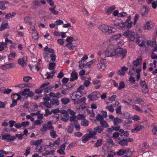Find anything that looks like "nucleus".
Wrapping results in <instances>:
<instances>
[{
  "label": "nucleus",
  "instance_id": "1",
  "mask_svg": "<svg viewBox=\"0 0 157 157\" xmlns=\"http://www.w3.org/2000/svg\"><path fill=\"white\" fill-rule=\"evenodd\" d=\"M116 46L114 44H109L104 52L105 57H113L116 56Z\"/></svg>",
  "mask_w": 157,
  "mask_h": 157
},
{
  "label": "nucleus",
  "instance_id": "2",
  "mask_svg": "<svg viewBox=\"0 0 157 157\" xmlns=\"http://www.w3.org/2000/svg\"><path fill=\"white\" fill-rule=\"evenodd\" d=\"M99 29L102 32L109 34L114 33L116 31L115 28L104 24L101 25L99 27Z\"/></svg>",
  "mask_w": 157,
  "mask_h": 157
},
{
  "label": "nucleus",
  "instance_id": "3",
  "mask_svg": "<svg viewBox=\"0 0 157 157\" xmlns=\"http://www.w3.org/2000/svg\"><path fill=\"white\" fill-rule=\"evenodd\" d=\"M98 63L97 64V68L100 71H104L106 67L105 61L106 59L102 57H100L98 59Z\"/></svg>",
  "mask_w": 157,
  "mask_h": 157
},
{
  "label": "nucleus",
  "instance_id": "4",
  "mask_svg": "<svg viewBox=\"0 0 157 157\" xmlns=\"http://www.w3.org/2000/svg\"><path fill=\"white\" fill-rule=\"evenodd\" d=\"M52 124V123L50 121H48L47 124H43L40 128V131L42 132H46L48 130H50L53 129L54 127Z\"/></svg>",
  "mask_w": 157,
  "mask_h": 157
},
{
  "label": "nucleus",
  "instance_id": "5",
  "mask_svg": "<svg viewBox=\"0 0 157 157\" xmlns=\"http://www.w3.org/2000/svg\"><path fill=\"white\" fill-rule=\"evenodd\" d=\"M114 26L120 30L125 29V23L121 19H116L114 21Z\"/></svg>",
  "mask_w": 157,
  "mask_h": 157
},
{
  "label": "nucleus",
  "instance_id": "6",
  "mask_svg": "<svg viewBox=\"0 0 157 157\" xmlns=\"http://www.w3.org/2000/svg\"><path fill=\"white\" fill-rule=\"evenodd\" d=\"M94 131L91 132V135H93V139H96L97 138V136H95L97 133H101L103 130V128L101 126L98 125L96 127L94 128Z\"/></svg>",
  "mask_w": 157,
  "mask_h": 157
},
{
  "label": "nucleus",
  "instance_id": "7",
  "mask_svg": "<svg viewBox=\"0 0 157 157\" xmlns=\"http://www.w3.org/2000/svg\"><path fill=\"white\" fill-rule=\"evenodd\" d=\"M123 35L128 37L131 41H133L135 40V33L134 31L128 30L123 33Z\"/></svg>",
  "mask_w": 157,
  "mask_h": 157
},
{
  "label": "nucleus",
  "instance_id": "8",
  "mask_svg": "<svg viewBox=\"0 0 157 157\" xmlns=\"http://www.w3.org/2000/svg\"><path fill=\"white\" fill-rule=\"evenodd\" d=\"M1 135L2 136V139L3 140H6L7 142H10L16 139L15 136H11L10 134L2 133Z\"/></svg>",
  "mask_w": 157,
  "mask_h": 157
},
{
  "label": "nucleus",
  "instance_id": "9",
  "mask_svg": "<svg viewBox=\"0 0 157 157\" xmlns=\"http://www.w3.org/2000/svg\"><path fill=\"white\" fill-rule=\"evenodd\" d=\"M100 93L98 91H94L88 96L89 101H93L96 100L99 98Z\"/></svg>",
  "mask_w": 157,
  "mask_h": 157
},
{
  "label": "nucleus",
  "instance_id": "10",
  "mask_svg": "<svg viewBox=\"0 0 157 157\" xmlns=\"http://www.w3.org/2000/svg\"><path fill=\"white\" fill-rule=\"evenodd\" d=\"M127 52V50L125 49L122 48H116V56L121 55L124 56L125 55Z\"/></svg>",
  "mask_w": 157,
  "mask_h": 157
},
{
  "label": "nucleus",
  "instance_id": "11",
  "mask_svg": "<svg viewBox=\"0 0 157 157\" xmlns=\"http://www.w3.org/2000/svg\"><path fill=\"white\" fill-rule=\"evenodd\" d=\"M78 92L77 91V92H74L70 94V98L71 100L73 101H76V99L79 98L82 95V94H79L78 93Z\"/></svg>",
  "mask_w": 157,
  "mask_h": 157
},
{
  "label": "nucleus",
  "instance_id": "12",
  "mask_svg": "<svg viewBox=\"0 0 157 157\" xmlns=\"http://www.w3.org/2000/svg\"><path fill=\"white\" fill-rule=\"evenodd\" d=\"M140 85L141 86V89L143 92L144 93H147L148 91V89L147 87V85L144 80H140Z\"/></svg>",
  "mask_w": 157,
  "mask_h": 157
},
{
  "label": "nucleus",
  "instance_id": "13",
  "mask_svg": "<svg viewBox=\"0 0 157 157\" xmlns=\"http://www.w3.org/2000/svg\"><path fill=\"white\" fill-rule=\"evenodd\" d=\"M93 135H91V133L89 132L88 134H85L82 137V141L83 143H85L87 141L89 140L90 138H93Z\"/></svg>",
  "mask_w": 157,
  "mask_h": 157
},
{
  "label": "nucleus",
  "instance_id": "14",
  "mask_svg": "<svg viewBox=\"0 0 157 157\" xmlns=\"http://www.w3.org/2000/svg\"><path fill=\"white\" fill-rule=\"evenodd\" d=\"M27 61V57L26 56H24L23 58L19 59L18 63L23 67L26 66V62Z\"/></svg>",
  "mask_w": 157,
  "mask_h": 157
},
{
  "label": "nucleus",
  "instance_id": "15",
  "mask_svg": "<svg viewBox=\"0 0 157 157\" xmlns=\"http://www.w3.org/2000/svg\"><path fill=\"white\" fill-rule=\"evenodd\" d=\"M128 69V67H126L125 66L122 67L121 69L118 70L117 73L118 74L121 75H124L125 73V72Z\"/></svg>",
  "mask_w": 157,
  "mask_h": 157
},
{
  "label": "nucleus",
  "instance_id": "16",
  "mask_svg": "<svg viewBox=\"0 0 157 157\" xmlns=\"http://www.w3.org/2000/svg\"><path fill=\"white\" fill-rule=\"evenodd\" d=\"M86 98L85 97H83L81 99L78 100L73 101V103L75 105L78 104L82 105L85 103Z\"/></svg>",
  "mask_w": 157,
  "mask_h": 157
},
{
  "label": "nucleus",
  "instance_id": "17",
  "mask_svg": "<svg viewBox=\"0 0 157 157\" xmlns=\"http://www.w3.org/2000/svg\"><path fill=\"white\" fill-rule=\"evenodd\" d=\"M152 22L151 21H147L143 27V29L145 30L151 29L152 27Z\"/></svg>",
  "mask_w": 157,
  "mask_h": 157
},
{
  "label": "nucleus",
  "instance_id": "18",
  "mask_svg": "<svg viewBox=\"0 0 157 157\" xmlns=\"http://www.w3.org/2000/svg\"><path fill=\"white\" fill-rule=\"evenodd\" d=\"M9 4V3L6 1H2L0 2V9L2 10H5L7 7L6 5Z\"/></svg>",
  "mask_w": 157,
  "mask_h": 157
},
{
  "label": "nucleus",
  "instance_id": "19",
  "mask_svg": "<svg viewBox=\"0 0 157 157\" xmlns=\"http://www.w3.org/2000/svg\"><path fill=\"white\" fill-rule=\"evenodd\" d=\"M71 78L70 79V81H74L78 78V73L75 72L73 71L71 75Z\"/></svg>",
  "mask_w": 157,
  "mask_h": 157
},
{
  "label": "nucleus",
  "instance_id": "20",
  "mask_svg": "<svg viewBox=\"0 0 157 157\" xmlns=\"http://www.w3.org/2000/svg\"><path fill=\"white\" fill-rule=\"evenodd\" d=\"M56 7V6H54L53 7H50L49 8V10L50 11V13H49V15H51V14H53L56 15L58 14L59 12L55 10V8Z\"/></svg>",
  "mask_w": 157,
  "mask_h": 157
},
{
  "label": "nucleus",
  "instance_id": "21",
  "mask_svg": "<svg viewBox=\"0 0 157 157\" xmlns=\"http://www.w3.org/2000/svg\"><path fill=\"white\" fill-rule=\"evenodd\" d=\"M123 120L118 117H116L113 120V124L114 125H118L123 122Z\"/></svg>",
  "mask_w": 157,
  "mask_h": 157
},
{
  "label": "nucleus",
  "instance_id": "22",
  "mask_svg": "<svg viewBox=\"0 0 157 157\" xmlns=\"http://www.w3.org/2000/svg\"><path fill=\"white\" fill-rule=\"evenodd\" d=\"M9 27L8 24L7 22L2 23L0 27V31H2Z\"/></svg>",
  "mask_w": 157,
  "mask_h": 157
},
{
  "label": "nucleus",
  "instance_id": "23",
  "mask_svg": "<svg viewBox=\"0 0 157 157\" xmlns=\"http://www.w3.org/2000/svg\"><path fill=\"white\" fill-rule=\"evenodd\" d=\"M49 134L51 137L53 138H55L58 136L56 132L54 130V128L50 130Z\"/></svg>",
  "mask_w": 157,
  "mask_h": 157
},
{
  "label": "nucleus",
  "instance_id": "24",
  "mask_svg": "<svg viewBox=\"0 0 157 157\" xmlns=\"http://www.w3.org/2000/svg\"><path fill=\"white\" fill-rule=\"evenodd\" d=\"M29 89L25 88L23 90H22L19 92V94H21L22 96H26L27 95L28 92L29 91Z\"/></svg>",
  "mask_w": 157,
  "mask_h": 157
},
{
  "label": "nucleus",
  "instance_id": "25",
  "mask_svg": "<svg viewBox=\"0 0 157 157\" xmlns=\"http://www.w3.org/2000/svg\"><path fill=\"white\" fill-rule=\"evenodd\" d=\"M121 33H118L117 34L114 35V36H111L109 39L110 41L113 40H116L118 39L121 36Z\"/></svg>",
  "mask_w": 157,
  "mask_h": 157
},
{
  "label": "nucleus",
  "instance_id": "26",
  "mask_svg": "<svg viewBox=\"0 0 157 157\" xmlns=\"http://www.w3.org/2000/svg\"><path fill=\"white\" fill-rule=\"evenodd\" d=\"M148 9L145 6H144V8H142L140 10V13L142 15H145L147 14L148 12Z\"/></svg>",
  "mask_w": 157,
  "mask_h": 157
},
{
  "label": "nucleus",
  "instance_id": "27",
  "mask_svg": "<svg viewBox=\"0 0 157 157\" xmlns=\"http://www.w3.org/2000/svg\"><path fill=\"white\" fill-rule=\"evenodd\" d=\"M32 5L34 8H37L40 5V2L38 0H35L32 3Z\"/></svg>",
  "mask_w": 157,
  "mask_h": 157
},
{
  "label": "nucleus",
  "instance_id": "28",
  "mask_svg": "<svg viewBox=\"0 0 157 157\" xmlns=\"http://www.w3.org/2000/svg\"><path fill=\"white\" fill-rule=\"evenodd\" d=\"M50 101L52 106L54 105H58L59 104V101L57 99H53Z\"/></svg>",
  "mask_w": 157,
  "mask_h": 157
},
{
  "label": "nucleus",
  "instance_id": "29",
  "mask_svg": "<svg viewBox=\"0 0 157 157\" xmlns=\"http://www.w3.org/2000/svg\"><path fill=\"white\" fill-rule=\"evenodd\" d=\"M32 18L29 16L26 17L24 19V21L25 23L29 24V25H31L32 22L31 20Z\"/></svg>",
  "mask_w": 157,
  "mask_h": 157
},
{
  "label": "nucleus",
  "instance_id": "30",
  "mask_svg": "<svg viewBox=\"0 0 157 157\" xmlns=\"http://www.w3.org/2000/svg\"><path fill=\"white\" fill-rule=\"evenodd\" d=\"M16 54L15 52L10 53L8 56L9 60H13L15 59Z\"/></svg>",
  "mask_w": 157,
  "mask_h": 157
},
{
  "label": "nucleus",
  "instance_id": "31",
  "mask_svg": "<svg viewBox=\"0 0 157 157\" xmlns=\"http://www.w3.org/2000/svg\"><path fill=\"white\" fill-rule=\"evenodd\" d=\"M16 14V13L14 12L12 13H10L6 15L5 18L6 19H9L15 16Z\"/></svg>",
  "mask_w": 157,
  "mask_h": 157
},
{
  "label": "nucleus",
  "instance_id": "32",
  "mask_svg": "<svg viewBox=\"0 0 157 157\" xmlns=\"http://www.w3.org/2000/svg\"><path fill=\"white\" fill-rule=\"evenodd\" d=\"M55 73L56 71L55 70H53L51 73H47L45 75L47 78L49 79L53 78V74Z\"/></svg>",
  "mask_w": 157,
  "mask_h": 157
},
{
  "label": "nucleus",
  "instance_id": "33",
  "mask_svg": "<svg viewBox=\"0 0 157 157\" xmlns=\"http://www.w3.org/2000/svg\"><path fill=\"white\" fill-rule=\"evenodd\" d=\"M61 101L63 104L66 105L69 102L70 100L69 98H65L61 99Z\"/></svg>",
  "mask_w": 157,
  "mask_h": 157
},
{
  "label": "nucleus",
  "instance_id": "34",
  "mask_svg": "<svg viewBox=\"0 0 157 157\" xmlns=\"http://www.w3.org/2000/svg\"><path fill=\"white\" fill-rule=\"evenodd\" d=\"M115 8L114 6H112L110 7L109 8L107 9L106 11V12L108 15L111 14L112 11L114 10Z\"/></svg>",
  "mask_w": 157,
  "mask_h": 157
},
{
  "label": "nucleus",
  "instance_id": "35",
  "mask_svg": "<svg viewBox=\"0 0 157 157\" xmlns=\"http://www.w3.org/2000/svg\"><path fill=\"white\" fill-rule=\"evenodd\" d=\"M100 124L101 125V127H102L103 128H107L109 127V124L107 122L103 120L100 122Z\"/></svg>",
  "mask_w": 157,
  "mask_h": 157
},
{
  "label": "nucleus",
  "instance_id": "36",
  "mask_svg": "<svg viewBox=\"0 0 157 157\" xmlns=\"http://www.w3.org/2000/svg\"><path fill=\"white\" fill-rule=\"evenodd\" d=\"M143 128V126L142 125H138L136 126L135 128L132 129V132H137L142 129Z\"/></svg>",
  "mask_w": 157,
  "mask_h": 157
},
{
  "label": "nucleus",
  "instance_id": "37",
  "mask_svg": "<svg viewBox=\"0 0 157 157\" xmlns=\"http://www.w3.org/2000/svg\"><path fill=\"white\" fill-rule=\"evenodd\" d=\"M126 151L125 153V155H124L123 157H128L130 156L132 154V151L130 149L126 150Z\"/></svg>",
  "mask_w": 157,
  "mask_h": 157
},
{
  "label": "nucleus",
  "instance_id": "38",
  "mask_svg": "<svg viewBox=\"0 0 157 157\" xmlns=\"http://www.w3.org/2000/svg\"><path fill=\"white\" fill-rule=\"evenodd\" d=\"M76 116L73 115L70 117V121L71 122H73L74 124L78 122L76 120Z\"/></svg>",
  "mask_w": 157,
  "mask_h": 157
},
{
  "label": "nucleus",
  "instance_id": "39",
  "mask_svg": "<svg viewBox=\"0 0 157 157\" xmlns=\"http://www.w3.org/2000/svg\"><path fill=\"white\" fill-rule=\"evenodd\" d=\"M119 143V144L122 146H124L128 145V142L127 140H120Z\"/></svg>",
  "mask_w": 157,
  "mask_h": 157
},
{
  "label": "nucleus",
  "instance_id": "40",
  "mask_svg": "<svg viewBox=\"0 0 157 157\" xmlns=\"http://www.w3.org/2000/svg\"><path fill=\"white\" fill-rule=\"evenodd\" d=\"M79 65H78V67L79 68L81 69H83L85 66L86 64V62H83V61L80 60L79 62Z\"/></svg>",
  "mask_w": 157,
  "mask_h": 157
},
{
  "label": "nucleus",
  "instance_id": "41",
  "mask_svg": "<svg viewBox=\"0 0 157 157\" xmlns=\"http://www.w3.org/2000/svg\"><path fill=\"white\" fill-rule=\"evenodd\" d=\"M27 85L25 83L17 84L14 86L16 87H19L21 89H22L24 87H27Z\"/></svg>",
  "mask_w": 157,
  "mask_h": 157
},
{
  "label": "nucleus",
  "instance_id": "42",
  "mask_svg": "<svg viewBox=\"0 0 157 157\" xmlns=\"http://www.w3.org/2000/svg\"><path fill=\"white\" fill-rule=\"evenodd\" d=\"M81 124L82 126L87 127L88 126L89 124L88 121L86 119H83L82 121Z\"/></svg>",
  "mask_w": 157,
  "mask_h": 157
},
{
  "label": "nucleus",
  "instance_id": "43",
  "mask_svg": "<svg viewBox=\"0 0 157 157\" xmlns=\"http://www.w3.org/2000/svg\"><path fill=\"white\" fill-rule=\"evenodd\" d=\"M33 38L35 40H37L38 39V34L37 32L35 31H34L32 34Z\"/></svg>",
  "mask_w": 157,
  "mask_h": 157
},
{
  "label": "nucleus",
  "instance_id": "44",
  "mask_svg": "<svg viewBox=\"0 0 157 157\" xmlns=\"http://www.w3.org/2000/svg\"><path fill=\"white\" fill-rule=\"evenodd\" d=\"M84 89V86L83 85H81L77 89V92L80 93V94H82L83 92L82 91Z\"/></svg>",
  "mask_w": 157,
  "mask_h": 157
},
{
  "label": "nucleus",
  "instance_id": "45",
  "mask_svg": "<svg viewBox=\"0 0 157 157\" xmlns=\"http://www.w3.org/2000/svg\"><path fill=\"white\" fill-rule=\"evenodd\" d=\"M6 47V43L3 42L0 43V51H2Z\"/></svg>",
  "mask_w": 157,
  "mask_h": 157
},
{
  "label": "nucleus",
  "instance_id": "46",
  "mask_svg": "<svg viewBox=\"0 0 157 157\" xmlns=\"http://www.w3.org/2000/svg\"><path fill=\"white\" fill-rule=\"evenodd\" d=\"M102 139H98L97 142L95 144V145L97 147L100 146L102 144Z\"/></svg>",
  "mask_w": 157,
  "mask_h": 157
},
{
  "label": "nucleus",
  "instance_id": "47",
  "mask_svg": "<svg viewBox=\"0 0 157 157\" xmlns=\"http://www.w3.org/2000/svg\"><path fill=\"white\" fill-rule=\"evenodd\" d=\"M96 119L100 122L103 120V117L101 114H98L96 117Z\"/></svg>",
  "mask_w": 157,
  "mask_h": 157
},
{
  "label": "nucleus",
  "instance_id": "48",
  "mask_svg": "<svg viewBox=\"0 0 157 157\" xmlns=\"http://www.w3.org/2000/svg\"><path fill=\"white\" fill-rule=\"evenodd\" d=\"M73 124L71 123L68 127L67 132L70 133H71L73 131Z\"/></svg>",
  "mask_w": 157,
  "mask_h": 157
},
{
  "label": "nucleus",
  "instance_id": "49",
  "mask_svg": "<svg viewBox=\"0 0 157 157\" xmlns=\"http://www.w3.org/2000/svg\"><path fill=\"white\" fill-rule=\"evenodd\" d=\"M132 119L136 121H137L140 120V117L137 115H134V116L131 117Z\"/></svg>",
  "mask_w": 157,
  "mask_h": 157
},
{
  "label": "nucleus",
  "instance_id": "50",
  "mask_svg": "<svg viewBox=\"0 0 157 157\" xmlns=\"http://www.w3.org/2000/svg\"><path fill=\"white\" fill-rule=\"evenodd\" d=\"M126 151V150L121 149L120 150L116 153V154L118 155H122L125 153Z\"/></svg>",
  "mask_w": 157,
  "mask_h": 157
},
{
  "label": "nucleus",
  "instance_id": "51",
  "mask_svg": "<svg viewBox=\"0 0 157 157\" xmlns=\"http://www.w3.org/2000/svg\"><path fill=\"white\" fill-rule=\"evenodd\" d=\"M69 119V115L67 114L66 115L63 116L61 118V120L64 121L66 122L68 121Z\"/></svg>",
  "mask_w": 157,
  "mask_h": 157
},
{
  "label": "nucleus",
  "instance_id": "52",
  "mask_svg": "<svg viewBox=\"0 0 157 157\" xmlns=\"http://www.w3.org/2000/svg\"><path fill=\"white\" fill-rule=\"evenodd\" d=\"M12 100H15L16 101H18V93H16L13 94V95L12 96Z\"/></svg>",
  "mask_w": 157,
  "mask_h": 157
},
{
  "label": "nucleus",
  "instance_id": "53",
  "mask_svg": "<svg viewBox=\"0 0 157 157\" xmlns=\"http://www.w3.org/2000/svg\"><path fill=\"white\" fill-rule=\"evenodd\" d=\"M43 56L44 59L45 60L47 61H49V59L50 58V56L49 55V54L47 53H44L43 54Z\"/></svg>",
  "mask_w": 157,
  "mask_h": 157
},
{
  "label": "nucleus",
  "instance_id": "54",
  "mask_svg": "<svg viewBox=\"0 0 157 157\" xmlns=\"http://www.w3.org/2000/svg\"><path fill=\"white\" fill-rule=\"evenodd\" d=\"M43 104L47 108H50L52 107L50 102L49 101H44L43 102Z\"/></svg>",
  "mask_w": 157,
  "mask_h": 157
},
{
  "label": "nucleus",
  "instance_id": "55",
  "mask_svg": "<svg viewBox=\"0 0 157 157\" xmlns=\"http://www.w3.org/2000/svg\"><path fill=\"white\" fill-rule=\"evenodd\" d=\"M78 120H82L85 119V116L83 114H79L76 116Z\"/></svg>",
  "mask_w": 157,
  "mask_h": 157
},
{
  "label": "nucleus",
  "instance_id": "56",
  "mask_svg": "<svg viewBox=\"0 0 157 157\" xmlns=\"http://www.w3.org/2000/svg\"><path fill=\"white\" fill-rule=\"evenodd\" d=\"M30 149L31 148L29 147H27L25 150V152L24 153V155L26 156L28 155L30 153Z\"/></svg>",
  "mask_w": 157,
  "mask_h": 157
},
{
  "label": "nucleus",
  "instance_id": "57",
  "mask_svg": "<svg viewBox=\"0 0 157 157\" xmlns=\"http://www.w3.org/2000/svg\"><path fill=\"white\" fill-rule=\"evenodd\" d=\"M125 87V84L124 82H121L119 84V86L118 87V89L119 90H121L122 89L124 88Z\"/></svg>",
  "mask_w": 157,
  "mask_h": 157
},
{
  "label": "nucleus",
  "instance_id": "58",
  "mask_svg": "<svg viewBox=\"0 0 157 157\" xmlns=\"http://www.w3.org/2000/svg\"><path fill=\"white\" fill-rule=\"evenodd\" d=\"M60 138L59 137L58 138L57 140L54 141L52 144L53 146H54L56 145L59 146L60 143Z\"/></svg>",
  "mask_w": 157,
  "mask_h": 157
},
{
  "label": "nucleus",
  "instance_id": "59",
  "mask_svg": "<svg viewBox=\"0 0 157 157\" xmlns=\"http://www.w3.org/2000/svg\"><path fill=\"white\" fill-rule=\"evenodd\" d=\"M135 72V69L133 67H130L129 71L128 72V74L130 75H132Z\"/></svg>",
  "mask_w": 157,
  "mask_h": 157
},
{
  "label": "nucleus",
  "instance_id": "60",
  "mask_svg": "<svg viewBox=\"0 0 157 157\" xmlns=\"http://www.w3.org/2000/svg\"><path fill=\"white\" fill-rule=\"evenodd\" d=\"M55 65L56 64L55 63H50L49 65L48 69L49 70H52L54 69Z\"/></svg>",
  "mask_w": 157,
  "mask_h": 157
},
{
  "label": "nucleus",
  "instance_id": "61",
  "mask_svg": "<svg viewBox=\"0 0 157 157\" xmlns=\"http://www.w3.org/2000/svg\"><path fill=\"white\" fill-rule=\"evenodd\" d=\"M56 25H60L63 24V22L61 20H57L55 21Z\"/></svg>",
  "mask_w": 157,
  "mask_h": 157
},
{
  "label": "nucleus",
  "instance_id": "62",
  "mask_svg": "<svg viewBox=\"0 0 157 157\" xmlns=\"http://www.w3.org/2000/svg\"><path fill=\"white\" fill-rule=\"evenodd\" d=\"M125 28L126 27L127 29H130L132 26L133 23L132 22H128L125 23Z\"/></svg>",
  "mask_w": 157,
  "mask_h": 157
},
{
  "label": "nucleus",
  "instance_id": "63",
  "mask_svg": "<svg viewBox=\"0 0 157 157\" xmlns=\"http://www.w3.org/2000/svg\"><path fill=\"white\" fill-rule=\"evenodd\" d=\"M132 107L133 109H135L138 111H139L141 113H142L143 111L140 109V108L136 105H133L132 106Z\"/></svg>",
  "mask_w": 157,
  "mask_h": 157
},
{
  "label": "nucleus",
  "instance_id": "64",
  "mask_svg": "<svg viewBox=\"0 0 157 157\" xmlns=\"http://www.w3.org/2000/svg\"><path fill=\"white\" fill-rule=\"evenodd\" d=\"M152 130V132L154 134H157V124H155Z\"/></svg>",
  "mask_w": 157,
  "mask_h": 157
}]
</instances>
